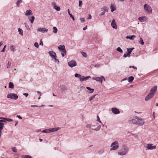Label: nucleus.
Returning <instances> with one entry per match:
<instances>
[{
	"instance_id": "c756f323",
	"label": "nucleus",
	"mask_w": 158,
	"mask_h": 158,
	"mask_svg": "<svg viewBox=\"0 0 158 158\" xmlns=\"http://www.w3.org/2000/svg\"><path fill=\"white\" fill-rule=\"evenodd\" d=\"M14 85L12 82H10L9 83V88L10 89H13L14 88Z\"/></svg>"
},
{
	"instance_id": "de8ad7c7",
	"label": "nucleus",
	"mask_w": 158,
	"mask_h": 158,
	"mask_svg": "<svg viewBox=\"0 0 158 158\" xmlns=\"http://www.w3.org/2000/svg\"><path fill=\"white\" fill-rule=\"evenodd\" d=\"M5 121V122H6V121H7L8 122H12V120L10 118H6Z\"/></svg>"
},
{
	"instance_id": "473e14b6",
	"label": "nucleus",
	"mask_w": 158,
	"mask_h": 158,
	"mask_svg": "<svg viewBox=\"0 0 158 158\" xmlns=\"http://www.w3.org/2000/svg\"><path fill=\"white\" fill-rule=\"evenodd\" d=\"M110 8L111 10V11L112 12H113L115 10H116V8L115 7L112 5H111L110 6Z\"/></svg>"
},
{
	"instance_id": "8fccbe9b",
	"label": "nucleus",
	"mask_w": 158,
	"mask_h": 158,
	"mask_svg": "<svg viewBox=\"0 0 158 158\" xmlns=\"http://www.w3.org/2000/svg\"><path fill=\"white\" fill-rule=\"evenodd\" d=\"M97 121L99 122V123H102L101 122L100 120V118L98 115L97 116Z\"/></svg>"
},
{
	"instance_id": "9b49d317",
	"label": "nucleus",
	"mask_w": 158,
	"mask_h": 158,
	"mask_svg": "<svg viewBox=\"0 0 158 158\" xmlns=\"http://www.w3.org/2000/svg\"><path fill=\"white\" fill-rule=\"evenodd\" d=\"M38 31L45 33L48 31V30L45 27L39 28L37 29Z\"/></svg>"
},
{
	"instance_id": "4c0bfd02",
	"label": "nucleus",
	"mask_w": 158,
	"mask_h": 158,
	"mask_svg": "<svg viewBox=\"0 0 158 158\" xmlns=\"http://www.w3.org/2000/svg\"><path fill=\"white\" fill-rule=\"evenodd\" d=\"M139 43L142 45L144 44V43L142 38H140L139 39Z\"/></svg>"
},
{
	"instance_id": "338daca9",
	"label": "nucleus",
	"mask_w": 158,
	"mask_h": 158,
	"mask_svg": "<svg viewBox=\"0 0 158 158\" xmlns=\"http://www.w3.org/2000/svg\"><path fill=\"white\" fill-rule=\"evenodd\" d=\"M16 117L19 118L20 119H21L22 118L19 115H17L16 116Z\"/></svg>"
},
{
	"instance_id": "f03ea898",
	"label": "nucleus",
	"mask_w": 158,
	"mask_h": 158,
	"mask_svg": "<svg viewBox=\"0 0 158 158\" xmlns=\"http://www.w3.org/2000/svg\"><path fill=\"white\" fill-rule=\"evenodd\" d=\"M110 147H111L110 149V151L117 150L119 148V144L118 142L116 141L113 142L111 143Z\"/></svg>"
},
{
	"instance_id": "f8f14e48",
	"label": "nucleus",
	"mask_w": 158,
	"mask_h": 158,
	"mask_svg": "<svg viewBox=\"0 0 158 158\" xmlns=\"http://www.w3.org/2000/svg\"><path fill=\"white\" fill-rule=\"evenodd\" d=\"M48 53L52 59H53L55 57H57L56 53L53 51H49Z\"/></svg>"
},
{
	"instance_id": "c9c22d12",
	"label": "nucleus",
	"mask_w": 158,
	"mask_h": 158,
	"mask_svg": "<svg viewBox=\"0 0 158 158\" xmlns=\"http://www.w3.org/2000/svg\"><path fill=\"white\" fill-rule=\"evenodd\" d=\"M101 9L102 10H103L104 11H105V12L108 11L107 8L106 6H104L102 7Z\"/></svg>"
},
{
	"instance_id": "680f3d73",
	"label": "nucleus",
	"mask_w": 158,
	"mask_h": 158,
	"mask_svg": "<svg viewBox=\"0 0 158 158\" xmlns=\"http://www.w3.org/2000/svg\"><path fill=\"white\" fill-rule=\"evenodd\" d=\"M0 119H2V120H4L5 121L4 122H5V120L6 118L1 117L0 118Z\"/></svg>"
},
{
	"instance_id": "f704fd0d",
	"label": "nucleus",
	"mask_w": 158,
	"mask_h": 158,
	"mask_svg": "<svg viewBox=\"0 0 158 158\" xmlns=\"http://www.w3.org/2000/svg\"><path fill=\"white\" fill-rule=\"evenodd\" d=\"M101 127V126H99L97 127H96V128H95V129L92 128V130H95L96 131H98L100 129Z\"/></svg>"
},
{
	"instance_id": "603ef678",
	"label": "nucleus",
	"mask_w": 158,
	"mask_h": 158,
	"mask_svg": "<svg viewBox=\"0 0 158 158\" xmlns=\"http://www.w3.org/2000/svg\"><path fill=\"white\" fill-rule=\"evenodd\" d=\"M69 15L70 16V17L72 18L73 20L74 21L75 19L74 16L71 14H69Z\"/></svg>"
},
{
	"instance_id": "b1692460",
	"label": "nucleus",
	"mask_w": 158,
	"mask_h": 158,
	"mask_svg": "<svg viewBox=\"0 0 158 158\" xmlns=\"http://www.w3.org/2000/svg\"><path fill=\"white\" fill-rule=\"evenodd\" d=\"M3 122H0V131H2L3 129L4 123H3Z\"/></svg>"
},
{
	"instance_id": "79ce46f5",
	"label": "nucleus",
	"mask_w": 158,
	"mask_h": 158,
	"mask_svg": "<svg viewBox=\"0 0 158 158\" xmlns=\"http://www.w3.org/2000/svg\"><path fill=\"white\" fill-rule=\"evenodd\" d=\"M117 50L121 53H122L123 52V50L120 47H118V48L117 49Z\"/></svg>"
},
{
	"instance_id": "c03bdc74",
	"label": "nucleus",
	"mask_w": 158,
	"mask_h": 158,
	"mask_svg": "<svg viewBox=\"0 0 158 158\" xmlns=\"http://www.w3.org/2000/svg\"><path fill=\"white\" fill-rule=\"evenodd\" d=\"M22 2V0H18L16 3V5L19 6V3Z\"/></svg>"
},
{
	"instance_id": "ea45409f",
	"label": "nucleus",
	"mask_w": 158,
	"mask_h": 158,
	"mask_svg": "<svg viewBox=\"0 0 158 158\" xmlns=\"http://www.w3.org/2000/svg\"><path fill=\"white\" fill-rule=\"evenodd\" d=\"M23 158H32V157L29 155H23L22 156Z\"/></svg>"
},
{
	"instance_id": "0e129e2a",
	"label": "nucleus",
	"mask_w": 158,
	"mask_h": 158,
	"mask_svg": "<svg viewBox=\"0 0 158 158\" xmlns=\"http://www.w3.org/2000/svg\"><path fill=\"white\" fill-rule=\"evenodd\" d=\"M38 106H37V105H31V107H37Z\"/></svg>"
},
{
	"instance_id": "f257e3e1",
	"label": "nucleus",
	"mask_w": 158,
	"mask_h": 158,
	"mask_svg": "<svg viewBox=\"0 0 158 158\" xmlns=\"http://www.w3.org/2000/svg\"><path fill=\"white\" fill-rule=\"evenodd\" d=\"M128 151V148L126 145L124 144L122 145V148L118 151L117 154L119 156H124L126 155Z\"/></svg>"
},
{
	"instance_id": "09e8293b",
	"label": "nucleus",
	"mask_w": 158,
	"mask_h": 158,
	"mask_svg": "<svg viewBox=\"0 0 158 158\" xmlns=\"http://www.w3.org/2000/svg\"><path fill=\"white\" fill-rule=\"evenodd\" d=\"M34 46L36 48H38L39 47V44L38 43L35 42L34 44Z\"/></svg>"
},
{
	"instance_id": "6e6552de",
	"label": "nucleus",
	"mask_w": 158,
	"mask_h": 158,
	"mask_svg": "<svg viewBox=\"0 0 158 158\" xmlns=\"http://www.w3.org/2000/svg\"><path fill=\"white\" fill-rule=\"evenodd\" d=\"M69 66L70 67H73L77 65V64L76 61L74 60H71L68 63Z\"/></svg>"
},
{
	"instance_id": "49530a36",
	"label": "nucleus",
	"mask_w": 158,
	"mask_h": 158,
	"mask_svg": "<svg viewBox=\"0 0 158 158\" xmlns=\"http://www.w3.org/2000/svg\"><path fill=\"white\" fill-rule=\"evenodd\" d=\"M81 54L83 56L86 57L87 55L85 52H81Z\"/></svg>"
},
{
	"instance_id": "3c124183",
	"label": "nucleus",
	"mask_w": 158,
	"mask_h": 158,
	"mask_svg": "<svg viewBox=\"0 0 158 158\" xmlns=\"http://www.w3.org/2000/svg\"><path fill=\"white\" fill-rule=\"evenodd\" d=\"M79 7H81L82 5V1L81 0H79Z\"/></svg>"
},
{
	"instance_id": "37998d69",
	"label": "nucleus",
	"mask_w": 158,
	"mask_h": 158,
	"mask_svg": "<svg viewBox=\"0 0 158 158\" xmlns=\"http://www.w3.org/2000/svg\"><path fill=\"white\" fill-rule=\"evenodd\" d=\"M96 95H95L92 97H91L89 100V101H91L94 98H95V97Z\"/></svg>"
},
{
	"instance_id": "7ed1b4c3",
	"label": "nucleus",
	"mask_w": 158,
	"mask_h": 158,
	"mask_svg": "<svg viewBox=\"0 0 158 158\" xmlns=\"http://www.w3.org/2000/svg\"><path fill=\"white\" fill-rule=\"evenodd\" d=\"M144 9L146 13L150 14L152 12V9L151 7L148 4H145L143 6Z\"/></svg>"
},
{
	"instance_id": "0eeeda50",
	"label": "nucleus",
	"mask_w": 158,
	"mask_h": 158,
	"mask_svg": "<svg viewBox=\"0 0 158 158\" xmlns=\"http://www.w3.org/2000/svg\"><path fill=\"white\" fill-rule=\"evenodd\" d=\"M137 117H138L137 116L131 118L130 119L129 121L131 123L133 124H134L136 125L137 123Z\"/></svg>"
},
{
	"instance_id": "5fc2aeb1",
	"label": "nucleus",
	"mask_w": 158,
	"mask_h": 158,
	"mask_svg": "<svg viewBox=\"0 0 158 158\" xmlns=\"http://www.w3.org/2000/svg\"><path fill=\"white\" fill-rule=\"evenodd\" d=\"M12 149L13 152H17V150L16 149L15 147H13L12 148Z\"/></svg>"
},
{
	"instance_id": "e2e57ef3",
	"label": "nucleus",
	"mask_w": 158,
	"mask_h": 158,
	"mask_svg": "<svg viewBox=\"0 0 158 158\" xmlns=\"http://www.w3.org/2000/svg\"><path fill=\"white\" fill-rule=\"evenodd\" d=\"M105 11H103V12H102V13L100 14V15H104L105 13Z\"/></svg>"
},
{
	"instance_id": "2f4dec72",
	"label": "nucleus",
	"mask_w": 158,
	"mask_h": 158,
	"mask_svg": "<svg viewBox=\"0 0 158 158\" xmlns=\"http://www.w3.org/2000/svg\"><path fill=\"white\" fill-rule=\"evenodd\" d=\"M61 55L63 57H64L65 55L66 54V51L65 49L61 51Z\"/></svg>"
},
{
	"instance_id": "69168bd1",
	"label": "nucleus",
	"mask_w": 158,
	"mask_h": 158,
	"mask_svg": "<svg viewBox=\"0 0 158 158\" xmlns=\"http://www.w3.org/2000/svg\"><path fill=\"white\" fill-rule=\"evenodd\" d=\"M40 45H43V43L42 41V40H40Z\"/></svg>"
},
{
	"instance_id": "aec40b11",
	"label": "nucleus",
	"mask_w": 158,
	"mask_h": 158,
	"mask_svg": "<svg viewBox=\"0 0 158 158\" xmlns=\"http://www.w3.org/2000/svg\"><path fill=\"white\" fill-rule=\"evenodd\" d=\"M32 14V11L31 10H27L25 12V15L26 16H29Z\"/></svg>"
},
{
	"instance_id": "423d86ee",
	"label": "nucleus",
	"mask_w": 158,
	"mask_h": 158,
	"mask_svg": "<svg viewBox=\"0 0 158 158\" xmlns=\"http://www.w3.org/2000/svg\"><path fill=\"white\" fill-rule=\"evenodd\" d=\"M93 79L101 83H102L103 79L104 80V81H105V78L103 76H101V77H95L93 78Z\"/></svg>"
},
{
	"instance_id": "c85d7f7f",
	"label": "nucleus",
	"mask_w": 158,
	"mask_h": 158,
	"mask_svg": "<svg viewBox=\"0 0 158 158\" xmlns=\"http://www.w3.org/2000/svg\"><path fill=\"white\" fill-rule=\"evenodd\" d=\"M18 31L19 33V34L23 36V30L20 28H19L18 29Z\"/></svg>"
},
{
	"instance_id": "4468645a",
	"label": "nucleus",
	"mask_w": 158,
	"mask_h": 158,
	"mask_svg": "<svg viewBox=\"0 0 158 158\" xmlns=\"http://www.w3.org/2000/svg\"><path fill=\"white\" fill-rule=\"evenodd\" d=\"M112 112L115 114H118L120 113L119 110L115 107H113L111 108Z\"/></svg>"
},
{
	"instance_id": "bb28decb",
	"label": "nucleus",
	"mask_w": 158,
	"mask_h": 158,
	"mask_svg": "<svg viewBox=\"0 0 158 158\" xmlns=\"http://www.w3.org/2000/svg\"><path fill=\"white\" fill-rule=\"evenodd\" d=\"M86 89H88L89 91V93H92L94 91V89H92L90 88L89 87H86Z\"/></svg>"
},
{
	"instance_id": "5701e85b",
	"label": "nucleus",
	"mask_w": 158,
	"mask_h": 158,
	"mask_svg": "<svg viewBox=\"0 0 158 158\" xmlns=\"http://www.w3.org/2000/svg\"><path fill=\"white\" fill-rule=\"evenodd\" d=\"M134 78L133 77L130 76L128 78L127 80L129 82L131 83L132 82L134 79Z\"/></svg>"
},
{
	"instance_id": "a878e982",
	"label": "nucleus",
	"mask_w": 158,
	"mask_h": 158,
	"mask_svg": "<svg viewBox=\"0 0 158 158\" xmlns=\"http://www.w3.org/2000/svg\"><path fill=\"white\" fill-rule=\"evenodd\" d=\"M28 19L31 22V23H33L35 19V17L34 16H32L31 17H28Z\"/></svg>"
},
{
	"instance_id": "2eb2a0df",
	"label": "nucleus",
	"mask_w": 158,
	"mask_h": 158,
	"mask_svg": "<svg viewBox=\"0 0 158 158\" xmlns=\"http://www.w3.org/2000/svg\"><path fill=\"white\" fill-rule=\"evenodd\" d=\"M52 5L53 8L54 9H55V10H56L57 11H59L60 10V8L59 7L57 6L56 5V3L55 2H52Z\"/></svg>"
},
{
	"instance_id": "393cba45",
	"label": "nucleus",
	"mask_w": 158,
	"mask_h": 158,
	"mask_svg": "<svg viewBox=\"0 0 158 158\" xmlns=\"http://www.w3.org/2000/svg\"><path fill=\"white\" fill-rule=\"evenodd\" d=\"M136 37V36L135 35H131L130 36H127L126 38L127 39H129L131 40H133Z\"/></svg>"
},
{
	"instance_id": "e433bc0d",
	"label": "nucleus",
	"mask_w": 158,
	"mask_h": 158,
	"mask_svg": "<svg viewBox=\"0 0 158 158\" xmlns=\"http://www.w3.org/2000/svg\"><path fill=\"white\" fill-rule=\"evenodd\" d=\"M53 32L55 33H57L58 31L57 28L55 27H53Z\"/></svg>"
},
{
	"instance_id": "9d476101",
	"label": "nucleus",
	"mask_w": 158,
	"mask_h": 158,
	"mask_svg": "<svg viewBox=\"0 0 158 158\" xmlns=\"http://www.w3.org/2000/svg\"><path fill=\"white\" fill-rule=\"evenodd\" d=\"M154 95V94H152V93L149 92L148 94L145 97V100L146 101L152 98Z\"/></svg>"
},
{
	"instance_id": "412c9836",
	"label": "nucleus",
	"mask_w": 158,
	"mask_h": 158,
	"mask_svg": "<svg viewBox=\"0 0 158 158\" xmlns=\"http://www.w3.org/2000/svg\"><path fill=\"white\" fill-rule=\"evenodd\" d=\"M60 90L62 92L66 91L67 90V88L65 85H62L61 86Z\"/></svg>"
},
{
	"instance_id": "864d4df0",
	"label": "nucleus",
	"mask_w": 158,
	"mask_h": 158,
	"mask_svg": "<svg viewBox=\"0 0 158 158\" xmlns=\"http://www.w3.org/2000/svg\"><path fill=\"white\" fill-rule=\"evenodd\" d=\"M11 65V63L10 62V61H8V64H7V68H9L10 66Z\"/></svg>"
},
{
	"instance_id": "13d9d810",
	"label": "nucleus",
	"mask_w": 158,
	"mask_h": 158,
	"mask_svg": "<svg viewBox=\"0 0 158 158\" xmlns=\"http://www.w3.org/2000/svg\"><path fill=\"white\" fill-rule=\"evenodd\" d=\"M80 20L81 22L83 23L85 22V19L83 18H81Z\"/></svg>"
},
{
	"instance_id": "cd10ccee",
	"label": "nucleus",
	"mask_w": 158,
	"mask_h": 158,
	"mask_svg": "<svg viewBox=\"0 0 158 158\" xmlns=\"http://www.w3.org/2000/svg\"><path fill=\"white\" fill-rule=\"evenodd\" d=\"M15 46L12 45L10 46V49L11 51L13 52H14L15 50Z\"/></svg>"
},
{
	"instance_id": "6ab92c4d",
	"label": "nucleus",
	"mask_w": 158,
	"mask_h": 158,
	"mask_svg": "<svg viewBox=\"0 0 158 158\" xmlns=\"http://www.w3.org/2000/svg\"><path fill=\"white\" fill-rule=\"evenodd\" d=\"M156 90L157 86H155L151 89L150 92L152 93V94H154V93L156 92Z\"/></svg>"
},
{
	"instance_id": "a18cd8bd",
	"label": "nucleus",
	"mask_w": 158,
	"mask_h": 158,
	"mask_svg": "<svg viewBox=\"0 0 158 158\" xmlns=\"http://www.w3.org/2000/svg\"><path fill=\"white\" fill-rule=\"evenodd\" d=\"M57 57H55V58H54L53 59H54L55 60V62H57V64H59V60L56 58Z\"/></svg>"
},
{
	"instance_id": "4be33fe9",
	"label": "nucleus",
	"mask_w": 158,
	"mask_h": 158,
	"mask_svg": "<svg viewBox=\"0 0 158 158\" xmlns=\"http://www.w3.org/2000/svg\"><path fill=\"white\" fill-rule=\"evenodd\" d=\"M58 49L60 51L63 50L65 49V46L64 45H60L58 47Z\"/></svg>"
},
{
	"instance_id": "7c9ffc66",
	"label": "nucleus",
	"mask_w": 158,
	"mask_h": 158,
	"mask_svg": "<svg viewBox=\"0 0 158 158\" xmlns=\"http://www.w3.org/2000/svg\"><path fill=\"white\" fill-rule=\"evenodd\" d=\"M74 76L76 77L79 78L80 80V78H81V77L82 76L80 74H78V73H75L74 75Z\"/></svg>"
},
{
	"instance_id": "052dcab7",
	"label": "nucleus",
	"mask_w": 158,
	"mask_h": 158,
	"mask_svg": "<svg viewBox=\"0 0 158 158\" xmlns=\"http://www.w3.org/2000/svg\"><path fill=\"white\" fill-rule=\"evenodd\" d=\"M23 95H24L26 97H27V96H28V93H23Z\"/></svg>"
},
{
	"instance_id": "6e6d98bb",
	"label": "nucleus",
	"mask_w": 158,
	"mask_h": 158,
	"mask_svg": "<svg viewBox=\"0 0 158 158\" xmlns=\"http://www.w3.org/2000/svg\"><path fill=\"white\" fill-rule=\"evenodd\" d=\"M129 68H132L133 69H137V67L135 66H130L129 67Z\"/></svg>"
},
{
	"instance_id": "a19ab883",
	"label": "nucleus",
	"mask_w": 158,
	"mask_h": 158,
	"mask_svg": "<svg viewBox=\"0 0 158 158\" xmlns=\"http://www.w3.org/2000/svg\"><path fill=\"white\" fill-rule=\"evenodd\" d=\"M42 132L43 133H49V129L44 130L42 131Z\"/></svg>"
},
{
	"instance_id": "774afa93",
	"label": "nucleus",
	"mask_w": 158,
	"mask_h": 158,
	"mask_svg": "<svg viewBox=\"0 0 158 158\" xmlns=\"http://www.w3.org/2000/svg\"><path fill=\"white\" fill-rule=\"evenodd\" d=\"M129 50H130V51H131V52L134 49V48H128Z\"/></svg>"
},
{
	"instance_id": "4d7b16f0",
	"label": "nucleus",
	"mask_w": 158,
	"mask_h": 158,
	"mask_svg": "<svg viewBox=\"0 0 158 158\" xmlns=\"http://www.w3.org/2000/svg\"><path fill=\"white\" fill-rule=\"evenodd\" d=\"M104 151L103 150H100L98 153L99 154H102L104 152Z\"/></svg>"
},
{
	"instance_id": "a211bd4d",
	"label": "nucleus",
	"mask_w": 158,
	"mask_h": 158,
	"mask_svg": "<svg viewBox=\"0 0 158 158\" xmlns=\"http://www.w3.org/2000/svg\"><path fill=\"white\" fill-rule=\"evenodd\" d=\"M60 129V127H57L56 128H52L50 129H49V133L52 132L54 131H57L58 130H59Z\"/></svg>"
},
{
	"instance_id": "39448f33",
	"label": "nucleus",
	"mask_w": 158,
	"mask_h": 158,
	"mask_svg": "<svg viewBox=\"0 0 158 158\" xmlns=\"http://www.w3.org/2000/svg\"><path fill=\"white\" fill-rule=\"evenodd\" d=\"M137 118V123L136 125H138L140 126L143 125L144 123V120L138 117Z\"/></svg>"
},
{
	"instance_id": "1a4fd4ad",
	"label": "nucleus",
	"mask_w": 158,
	"mask_h": 158,
	"mask_svg": "<svg viewBox=\"0 0 158 158\" xmlns=\"http://www.w3.org/2000/svg\"><path fill=\"white\" fill-rule=\"evenodd\" d=\"M138 19L141 22H146L148 21V18L145 16L139 17Z\"/></svg>"
},
{
	"instance_id": "72a5a7b5",
	"label": "nucleus",
	"mask_w": 158,
	"mask_h": 158,
	"mask_svg": "<svg viewBox=\"0 0 158 158\" xmlns=\"http://www.w3.org/2000/svg\"><path fill=\"white\" fill-rule=\"evenodd\" d=\"M127 55L129 57H130L131 56L130 54L131 52V51L129 50L128 48H127Z\"/></svg>"
},
{
	"instance_id": "20e7f679",
	"label": "nucleus",
	"mask_w": 158,
	"mask_h": 158,
	"mask_svg": "<svg viewBox=\"0 0 158 158\" xmlns=\"http://www.w3.org/2000/svg\"><path fill=\"white\" fill-rule=\"evenodd\" d=\"M7 98L16 100L18 98V95L15 94L10 93L7 94Z\"/></svg>"
},
{
	"instance_id": "ddd939ff",
	"label": "nucleus",
	"mask_w": 158,
	"mask_h": 158,
	"mask_svg": "<svg viewBox=\"0 0 158 158\" xmlns=\"http://www.w3.org/2000/svg\"><path fill=\"white\" fill-rule=\"evenodd\" d=\"M111 26L114 29H116L117 28L116 22L114 19H113L111 23Z\"/></svg>"
},
{
	"instance_id": "bf43d9fd",
	"label": "nucleus",
	"mask_w": 158,
	"mask_h": 158,
	"mask_svg": "<svg viewBox=\"0 0 158 158\" xmlns=\"http://www.w3.org/2000/svg\"><path fill=\"white\" fill-rule=\"evenodd\" d=\"M91 125L92 124H88L86 125V127L88 128H90Z\"/></svg>"
},
{
	"instance_id": "dca6fc26",
	"label": "nucleus",
	"mask_w": 158,
	"mask_h": 158,
	"mask_svg": "<svg viewBox=\"0 0 158 158\" xmlns=\"http://www.w3.org/2000/svg\"><path fill=\"white\" fill-rule=\"evenodd\" d=\"M147 148L148 149L152 150L156 148V146H153L152 144H148L147 145Z\"/></svg>"
},
{
	"instance_id": "58836bf2",
	"label": "nucleus",
	"mask_w": 158,
	"mask_h": 158,
	"mask_svg": "<svg viewBox=\"0 0 158 158\" xmlns=\"http://www.w3.org/2000/svg\"><path fill=\"white\" fill-rule=\"evenodd\" d=\"M24 25L25 26V27L27 28V30H30V28L29 27V25L27 23H24Z\"/></svg>"
},
{
	"instance_id": "f3484780",
	"label": "nucleus",
	"mask_w": 158,
	"mask_h": 158,
	"mask_svg": "<svg viewBox=\"0 0 158 158\" xmlns=\"http://www.w3.org/2000/svg\"><path fill=\"white\" fill-rule=\"evenodd\" d=\"M90 77V76L84 77V76H82L81 78H80V81H86Z\"/></svg>"
}]
</instances>
